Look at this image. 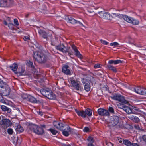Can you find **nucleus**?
<instances>
[{"label":"nucleus","instance_id":"1","mask_svg":"<svg viewBox=\"0 0 146 146\" xmlns=\"http://www.w3.org/2000/svg\"><path fill=\"white\" fill-rule=\"evenodd\" d=\"M45 127L44 125H41V127H40L36 125L28 122V128L29 129L31 132L38 135H42L44 133V131L43 128H45Z\"/></svg>","mask_w":146,"mask_h":146},{"label":"nucleus","instance_id":"2","mask_svg":"<svg viewBox=\"0 0 146 146\" xmlns=\"http://www.w3.org/2000/svg\"><path fill=\"white\" fill-rule=\"evenodd\" d=\"M28 36L29 35H28ZM28 41L30 40L29 37L28 36ZM28 44L29 45V48H28V50H29L30 49L33 51V57L34 60L38 62L39 57L40 56V55L42 54V50L40 51H35L34 50V46L35 45L33 43H31L30 41H28Z\"/></svg>","mask_w":146,"mask_h":146},{"label":"nucleus","instance_id":"3","mask_svg":"<svg viewBox=\"0 0 146 146\" xmlns=\"http://www.w3.org/2000/svg\"><path fill=\"white\" fill-rule=\"evenodd\" d=\"M50 56V54L47 50H42V54L37 62L41 64H44L49 59Z\"/></svg>","mask_w":146,"mask_h":146},{"label":"nucleus","instance_id":"4","mask_svg":"<svg viewBox=\"0 0 146 146\" xmlns=\"http://www.w3.org/2000/svg\"><path fill=\"white\" fill-rule=\"evenodd\" d=\"M40 92L42 95L50 100H54L56 98L55 95L48 88H42Z\"/></svg>","mask_w":146,"mask_h":146},{"label":"nucleus","instance_id":"5","mask_svg":"<svg viewBox=\"0 0 146 146\" xmlns=\"http://www.w3.org/2000/svg\"><path fill=\"white\" fill-rule=\"evenodd\" d=\"M110 97L112 99L121 102L123 105L129 104V101L125 99V97L119 94H115Z\"/></svg>","mask_w":146,"mask_h":146},{"label":"nucleus","instance_id":"6","mask_svg":"<svg viewBox=\"0 0 146 146\" xmlns=\"http://www.w3.org/2000/svg\"><path fill=\"white\" fill-rule=\"evenodd\" d=\"M75 111L78 116L83 118H86V115L90 117L92 115V110L89 108L86 109L85 111L83 110H78L75 109Z\"/></svg>","mask_w":146,"mask_h":146},{"label":"nucleus","instance_id":"7","mask_svg":"<svg viewBox=\"0 0 146 146\" xmlns=\"http://www.w3.org/2000/svg\"><path fill=\"white\" fill-rule=\"evenodd\" d=\"M119 120V117L117 116H113L111 117L109 123L110 126L112 127L116 126L117 127L121 128L122 125H118Z\"/></svg>","mask_w":146,"mask_h":146},{"label":"nucleus","instance_id":"8","mask_svg":"<svg viewBox=\"0 0 146 146\" xmlns=\"http://www.w3.org/2000/svg\"><path fill=\"white\" fill-rule=\"evenodd\" d=\"M56 48L58 50H59L63 53L68 52L70 55H72L73 52H71L70 50V47H66L62 44H60L59 45L56 46Z\"/></svg>","mask_w":146,"mask_h":146},{"label":"nucleus","instance_id":"9","mask_svg":"<svg viewBox=\"0 0 146 146\" xmlns=\"http://www.w3.org/2000/svg\"><path fill=\"white\" fill-rule=\"evenodd\" d=\"M122 63V61L120 60H110L108 61L109 64L107 66V67L110 70H111L113 72L116 73L117 72V70L115 67L111 64H117Z\"/></svg>","mask_w":146,"mask_h":146},{"label":"nucleus","instance_id":"10","mask_svg":"<svg viewBox=\"0 0 146 146\" xmlns=\"http://www.w3.org/2000/svg\"><path fill=\"white\" fill-rule=\"evenodd\" d=\"M9 68L14 72V73L18 76H21L23 75V73L25 71V69L23 68H21V71H17L18 65L15 63H14L12 65L9 66Z\"/></svg>","mask_w":146,"mask_h":146},{"label":"nucleus","instance_id":"11","mask_svg":"<svg viewBox=\"0 0 146 146\" xmlns=\"http://www.w3.org/2000/svg\"><path fill=\"white\" fill-rule=\"evenodd\" d=\"M14 1L13 0H1L0 1V7H9L12 5Z\"/></svg>","mask_w":146,"mask_h":146},{"label":"nucleus","instance_id":"12","mask_svg":"<svg viewBox=\"0 0 146 146\" xmlns=\"http://www.w3.org/2000/svg\"><path fill=\"white\" fill-rule=\"evenodd\" d=\"M1 92L4 96H7L9 94L10 92V89L6 83L1 87Z\"/></svg>","mask_w":146,"mask_h":146},{"label":"nucleus","instance_id":"13","mask_svg":"<svg viewBox=\"0 0 146 146\" xmlns=\"http://www.w3.org/2000/svg\"><path fill=\"white\" fill-rule=\"evenodd\" d=\"M11 123V121L9 119L3 118L0 121V125L5 129L10 126Z\"/></svg>","mask_w":146,"mask_h":146},{"label":"nucleus","instance_id":"14","mask_svg":"<svg viewBox=\"0 0 146 146\" xmlns=\"http://www.w3.org/2000/svg\"><path fill=\"white\" fill-rule=\"evenodd\" d=\"M53 124L54 127L57 129L60 130H63L65 127H67L66 125L64 124L62 122H60L58 121H54L53 122Z\"/></svg>","mask_w":146,"mask_h":146},{"label":"nucleus","instance_id":"15","mask_svg":"<svg viewBox=\"0 0 146 146\" xmlns=\"http://www.w3.org/2000/svg\"><path fill=\"white\" fill-rule=\"evenodd\" d=\"M99 16L100 18L105 19H109L110 15L108 12L104 11H99L98 12Z\"/></svg>","mask_w":146,"mask_h":146},{"label":"nucleus","instance_id":"16","mask_svg":"<svg viewBox=\"0 0 146 146\" xmlns=\"http://www.w3.org/2000/svg\"><path fill=\"white\" fill-rule=\"evenodd\" d=\"M98 113L99 115L104 116H109L110 115L108 110L103 108L98 109Z\"/></svg>","mask_w":146,"mask_h":146},{"label":"nucleus","instance_id":"17","mask_svg":"<svg viewBox=\"0 0 146 146\" xmlns=\"http://www.w3.org/2000/svg\"><path fill=\"white\" fill-rule=\"evenodd\" d=\"M134 90L136 93L139 94L146 95V88L137 87L134 88Z\"/></svg>","mask_w":146,"mask_h":146},{"label":"nucleus","instance_id":"18","mask_svg":"<svg viewBox=\"0 0 146 146\" xmlns=\"http://www.w3.org/2000/svg\"><path fill=\"white\" fill-rule=\"evenodd\" d=\"M66 21L67 22H69L70 23L72 24H79L80 25H82V26H84L83 24L80 21L76 20L74 19L71 16H68L67 17V18H66Z\"/></svg>","mask_w":146,"mask_h":146},{"label":"nucleus","instance_id":"19","mask_svg":"<svg viewBox=\"0 0 146 146\" xmlns=\"http://www.w3.org/2000/svg\"><path fill=\"white\" fill-rule=\"evenodd\" d=\"M82 82L84 84V90L87 92L89 91L91 87L89 82L86 79H83Z\"/></svg>","mask_w":146,"mask_h":146},{"label":"nucleus","instance_id":"20","mask_svg":"<svg viewBox=\"0 0 146 146\" xmlns=\"http://www.w3.org/2000/svg\"><path fill=\"white\" fill-rule=\"evenodd\" d=\"M38 33L41 36L46 40L48 39V37L50 36L48 35V33L40 29L38 30Z\"/></svg>","mask_w":146,"mask_h":146},{"label":"nucleus","instance_id":"21","mask_svg":"<svg viewBox=\"0 0 146 146\" xmlns=\"http://www.w3.org/2000/svg\"><path fill=\"white\" fill-rule=\"evenodd\" d=\"M126 21L130 23H132L133 25H138L139 23V21L138 20L128 16Z\"/></svg>","mask_w":146,"mask_h":146},{"label":"nucleus","instance_id":"22","mask_svg":"<svg viewBox=\"0 0 146 146\" xmlns=\"http://www.w3.org/2000/svg\"><path fill=\"white\" fill-rule=\"evenodd\" d=\"M69 66L65 65L63 66L62 68V72L67 75L70 74V71L69 69Z\"/></svg>","mask_w":146,"mask_h":146},{"label":"nucleus","instance_id":"23","mask_svg":"<svg viewBox=\"0 0 146 146\" xmlns=\"http://www.w3.org/2000/svg\"><path fill=\"white\" fill-rule=\"evenodd\" d=\"M122 109L125 111L127 114L132 113V108L126 106H122Z\"/></svg>","mask_w":146,"mask_h":146},{"label":"nucleus","instance_id":"24","mask_svg":"<svg viewBox=\"0 0 146 146\" xmlns=\"http://www.w3.org/2000/svg\"><path fill=\"white\" fill-rule=\"evenodd\" d=\"M128 118L132 121L136 123H138L140 121L139 118L136 116L131 115L128 117Z\"/></svg>","mask_w":146,"mask_h":146},{"label":"nucleus","instance_id":"25","mask_svg":"<svg viewBox=\"0 0 146 146\" xmlns=\"http://www.w3.org/2000/svg\"><path fill=\"white\" fill-rule=\"evenodd\" d=\"M132 113L136 114H140L143 112L139 108L133 107L132 108Z\"/></svg>","mask_w":146,"mask_h":146},{"label":"nucleus","instance_id":"26","mask_svg":"<svg viewBox=\"0 0 146 146\" xmlns=\"http://www.w3.org/2000/svg\"><path fill=\"white\" fill-rule=\"evenodd\" d=\"M28 101L32 103L37 102V100L35 98L29 94H28Z\"/></svg>","mask_w":146,"mask_h":146},{"label":"nucleus","instance_id":"27","mask_svg":"<svg viewBox=\"0 0 146 146\" xmlns=\"http://www.w3.org/2000/svg\"><path fill=\"white\" fill-rule=\"evenodd\" d=\"M28 66L31 68V70L33 72L35 73L36 71V68L33 65V63L32 61L29 60L28 62Z\"/></svg>","mask_w":146,"mask_h":146},{"label":"nucleus","instance_id":"28","mask_svg":"<svg viewBox=\"0 0 146 146\" xmlns=\"http://www.w3.org/2000/svg\"><path fill=\"white\" fill-rule=\"evenodd\" d=\"M1 109L4 111H7V113H10L11 111V109L4 105H2L1 106Z\"/></svg>","mask_w":146,"mask_h":146},{"label":"nucleus","instance_id":"29","mask_svg":"<svg viewBox=\"0 0 146 146\" xmlns=\"http://www.w3.org/2000/svg\"><path fill=\"white\" fill-rule=\"evenodd\" d=\"M117 17L120 19H123L124 20L127 21L128 16L125 15H123L121 14H117Z\"/></svg>","mask_w":146,"mask_h":146},{"label":"nucleus","instance_id":"30","mask_svg":"<svg viewBox=\"0 0 146 146\" xmlns=\"http://www.w3.org/2000/svg\"><path fill=\"white\" fill-rule=\"evenodd\" d=\"M15 130L17 133H20L23 132V129L20 125H18L15 129Z\"/></svg>","mask_w":146,"mask_h":146},{"label":"nucleus","instance_id":"31","mask_svg":"<svg viewBox=\"0 0 146 146\" xmlns=\"http://www.w3.org/2000/svg\"><path fill=\"white\" fill-rule=\"evenodd\" d=\"M66 128L67 129V130L69 132L70 134L77 135V134L75 132V130L74 129L71 128L68 126H67Z\"/></svg>","mask_w":146,"mask_h":146},{"label":"nucleus","instance_id":"32","mask_svg":"<svg viewBox=\"0 0 146 146\" xmlns=\"http://www.w3.org/2000/svg\"><path fill=\"white\" fill-rule=\"evenodd\" d=\"M70 81L71 82V84L72 85V86L73 87H74L76 85H77V84L78 83L75 81L73 77L70 78Z\"/></svg>","mask_w":146,"mask_h":146},{"label":"nucleus","instance_id":"33","mask_svg":"<svg viewBox=\"0 0 146 146\" xmlns=\"http://www.w3.org/2000/svg\"><path fill=\"white\" fill-rule=\"evenodd\" d=\"M74 88L77 90H81L83 89V87L78 83L74 87Z\"/></svg>","mask_w":146,"mask_h":146},{"label":"nucleus","instance_id":"34","mask_svg":"<svg viewBox=\"0 0 146 146\" xmlns=\"http://www.w3.org/2000/svg\"><path fill=\"white\" fill-rule=\"evenodd\" d=\"M63 134L65 136H68L69 135V132L67 130L66 127L63 130H62Z\"/></svg>","mask_w":146,"mask_h":146},{"label":"nucleus","instance_id":"35","mask_svg":"<svg viewBox=\"0 0 146 146\" xmlns=\"http://www.w3.org/2000/svg\"><path fill=\"white\" fill-rule=\"evenodd\" d=\"M131 143H132L127 140H123V144L127 146H131Z\"/></svg>","mask_w":146,"mask_h":146},{"label":"nucleus","instance_id":"36","mask_svg":"<svg viewBox=\"0 0 146 146\" xmlns=\"http://www.w3.org/2000/svg\"><path fill=\"white\" fill-rule=\"evenodd\" d=\"M87 140H88V141L90 142V143L88 144H93V143L94 141V139L93 137L90 136L88 137Z\"/></svg>","mask_w":146,"mask_h":146},{"label":"nucleus","instance_id":"37","mask_svg":"<svg viewBox=\"0 0 146 146\" xmlns=\"http://www.w3.org/2000/svg\"><path fill=\"white\" fill-rule=\"evenodd\" d=\"M51 132L54 135H55L58 133V131L52 129H49Z\"/></svg>","mask_w":146,"mask_h":146},{"label":"nucleus","instance_id":"38","mask_svg":"<svg viewBox=\"0 0 146 146\" xmlns=\"http://www.w3.org/2000/svg\"><path fill=\"white\" fill-rule=\"evenodd\" d=\"M75 54L77 57L80 58H82V56L78 50L75 52Z\"/></svg>","mask_w":146,"mask_h":146},{"label":"nucleus","instance_id":"39","mask_svg":"<svg viewBox=\"0 0 146 146\" xmlns=\"http://www.w3.org/2000/svg\"><path fill=\"white\" fill-rule=\"evenodd\" d=\"M57 41L56 39H55L54 40H53L51 42V44L52 45L56 46V44H57Z\"/></svg>","mask_w":146,"mask_h":146},{"label":"nucleus","instance_id":"40","mask_svg":"<svg viewBox=\"0 0 146 146\" xmlns=\"http://www.w3.org/2000/svg\"><path fill=\"white\" fill-rule=\"evenodd\" d=\"M18 137H15L14 139H13V143L15 145L17 144L18 143Z\"/></svg>","mask_w":146,"mask_h":146},{"label":"nucleus","instance_id":"41","mask_svg":"<svg viewBox=\"0 0 146 146\" xmlns=\"http://www.w3.org/2000/svg\"><path fill=\"white\" fill-rule=\"evenodd\" d=\"M8 133L9 135H11L13 134V131L11 128H9L7 130Z\"/></svg>","mask_w":146,"mask_h":146},{"label":"nucleus","instance_id":"42","mask_svg":"<svg viewBox=\"0 0 146 146\" xmlns=\"http://www.w3.org/2000/svg\"><path fill=\"white\" fill-rule=\"evenodd\" d=\"M6 83L5 82H3V80L0 79V87H2L3 85H4Z\"/></svg>","mask_w":146,"mask_h":146},{"label":"nucleus","instance_id":"43","mask_svg":"<svg viewBox=\"0 0 146 146\" xmlns=\"http://www.w3.org/2000/svg\"><path fill=\"white\" fill-rule=\"evenodd\" d=\"M108 111L110 112L111 113H114V110L113 108L109 107L108 109Z\"/></svg>","mask_w":146,"mask_h":146},{"label":"nucleus","instance_id":"44","mask_svg":"<svg viewBox=\"0 0 146 146\" xmlns=\"http://www.w3.org/2000/svg\"><path fill=\"white\" fill-rule=\"evenodd\" d=\"M100 41L101 43L103 44L107 45L109 43L108 42L106 41L103 40L102 39H100Z\"/></svg>","mask_w":146,"mask_h":146},{"label":"nucleus","instance_id":"45","mask_svg":"<svg viewBox=\"0 0 146 146\" xmlns=\"http://www.w3.org/2000/svg\"><path fill=\"white\" fill-rule=\"evenodd\" d=\"M21 97L23 99H26L27 98V95L26 94H23L21 95Z\"/></svg>","mask_w":146,"mask_h":146},{"label":"nucleus","instance_id":"46","mask_svg":"<svg viewBox=\"0 0 146 146\" xmlns=\"http://www.w3.org/2000/svg\"><path fill=\"white\" fill-rule=\"evenodd\" d=\"M13 24L11 23H9L8 24V26L11 29H13Z\"/></svg>","mask_w":146,"mask_h":146},{"label":"nucleus","instance_id":"47","mask_svg":"<svg viewBox=\"0 0 146 146\" xmlns=\"http://www.w3.org/2000/svg\"><path fill=\"white\" fill-rule=\"evenodd\" d=\"M101 65L100 64H95L94 66V68H95L96 69L97 68H100L101 67Z\"/></svg>","mask_w":146,"mask_h":146},{"label":"nucleus","instance_id":"48","mask_svg":"<svg viewBox=\"0 0 146 146\" xmlns=\"http://www.w3.org/2000/svg\"><path fill=\"white\" fill-rule=\"evenodd\" d=\"M0 102L2 103H4L5 101L1 94H0Z\"/></svg>","mask_w":146,"mask_h":146},{"label":"nucleus","instance_id":"49","mask_svg":"<svg viewBox=\"0 0 146 146\" xmlns=\"http://www.w3.org/2000/svg\"><path fill=\"white\" fill-rule=\"evenodd\" d=\"M14 22L15 24L17 26L19 25L18 21L16 19H15L14 20Z\"/></svg>","mask_w":146,"mask_h":146},{"label":"nucleus","instance_id":"50","mask_svg":"<svg viewBox=\"0 0 146 146\" xmlns=\"http://www.w3.org/2000/svg\"><path fill=\"white\" fill-rule=\"evenodd\" d=\"M119 44L116 42H114L111 43H110V45L111 46H117Z\"/></svg>","mask_w":146,"mask_h":146},{"label":"nucleus","instance_id":"51","mask_svg":"<svg viewBox=\"0 0 146 146\" xmlns=\"http://www.w3.org/2000/svg\"><path fill=\"white\" fill-rule=\"evenodd\" d=\"M134 127L137 130H140L141 128L139 125H134Z\"/></svg>","mask_w":146,"mask_h":146},{"label":"nucleus","instance_id":"52","mask_svg":"<svg viewBox=\"0 0 146 146\" xmlns=\"http://www.w3.org/2000/svg\"><path fill=\"white\" fill-rule=\"evenodd\" d=\"M89 128L87 127H85L83 129L84 132H88L89 131Z\"/></svg>","mask_w":146,"mask_h":146},{"label":"nucleus","instance_id":"53","mask_svg":"<svg viewBox=\"0 0 146 146\" xmlns=\"http://www.w3.org/2000/svg\"><path fill=\"white\" fill-rule=\"evenodd\" d=\"M72 49L74 50L75 52H76V51L78 50L76 47L74 45L72 46Z\"/></svg>","mask_w":146,"mask_h":146},{"label":"nucleus","instance_id":"54","mask_svg":"<svg viewBox=\"0 0 146 146\" xmlns=\"http://www.w3.org/2000/svg\"><path fill=\"white\" fill-rule=\"evenodd\" d=\"M106 146H113V145L111 142H108L106 143Z\"/></svg>","mask_w":146,"mask_h":146},{"label":"nucleus","instance_id":"55","mask_svg":"<svg viewBox=\"0 0 146 146\" xmlns=\"http://www.w3.org/2000/svg\"><path fill=\"white\" fill-rule=\"evenodd\" d=\"M142 138L143 140L146 142V135H144L142 137Z\"/></svg>","mask_w":146,"mask_h":146},{"label":"nucleus","instance_id":"56","mask_svg":"<svg viewBox=\"0 0 146 146\" xmlns=\"http://www.w3.org/2000/svg\"><path fill=\"white\" fill-rule=\"evenodd\" d=\"M38 113L39 115L41 116H42L43 115L44 113L43 112H42L41 111H39V112H38Z\"/></svg>","mask_w":146,"mask_h":146},{"label":"nucleus","instance_id":"57","mask_svg":"<svg viewBox=\"0 0 146 146\" xmlns=\"http://www.w3.org/2000/svg\"><path fill=\"white\" fill-rule=\"evenodd\" d=\"M117 14H117L115 13H112V15H113L112 16L113 17H117Z\"/></svg>","mask_w":146,"mask_h":146},{"label":"nucleus","instance_id":"58","mask_svg":"<svg viewBox=\"0 0 146 146\" xmlns=\"http://www.w3.org/2000/svg\"><path fill=\"white\" fill-rule=\"evenodd\" d=\"M104 88H105V89L106 90H107V91H108L109 92V88L108 87V86H105Z\"/></svg>","mask_w":146,"mask_h":146},{"label":"nucleus","instance_id":"59","mask_svg":"<svg viewBox=\"0 0 146 146\" xmlns=\"http://www.w3.org/2000/svg\"><path fill=\"white\" fill-rule=\"evenodd\" d=\"M7 21L9 22V23H11V18L10 17H8L7 19Z\"/></svg>","mask_w":146,"mask_h":146},{"label":"nucleus","instance_id":"60","mask_svg":"<svg viewBox=\"0 0 146 146\" xmlns=\"http://www.w3.org/2000/svg\"><path fill=\"white\" fill-rule=\"evenodd\" d=\"M23 39L24 40L26 41L27 40V37L26 36H24Z\"/></svg>","mask_w":146,"mask_h":146},{"label":"nucleus","instance_id":"61","mask_svg":"<svg viewBox=\"0 0 146 146\" xmlns=\"http://www.w3.org/2000/svg\"><path fill=\"white\" fill-rule=\"evenodd\" d=\"M3 23L4 25H7V22L5 20H4L3 21Z\"/></svg>","mask_w":146,"mask_h":146},{"label":"nucleus","instance_id":"62","mask_svg":"<svg viewBox=\"0 0 146 146\" xmlns=\"http://www.w3.org/2000/svg\"><path fill=\"white\" fill-rule=\"evenodd\" d=\"M39 8L40 9H41V10H42V3H41L40 6H39Z\"/></svg>","mask_w":146,"mask_h":146},{"label":"nucleus","instance_id":"63","mask_svg":"<svg viewBox=\"0 0 146 146\" xmlns=\"http://www.w3.org/2000/svg\"><path fill=\"white\" fill-rule=\"evenodd\" d=\"M88 146H95L93 144H88Z\"/></svg>","mask_w":146,"mask_h":146},{"label":"nucleus","instance_id":"64","mask_svg":"<svg viewBox=\"0 0 146 146\" xmlns=\"http://www.w3.org/2000/svg\"><path fill=\"white\" fill-rule=\"evenodd\" d=\"M64 146H71L70 145V144H68V145H67L66 144H64Z\"/></svg>","mask_w":146,"mask_h":146}]
</instances>
